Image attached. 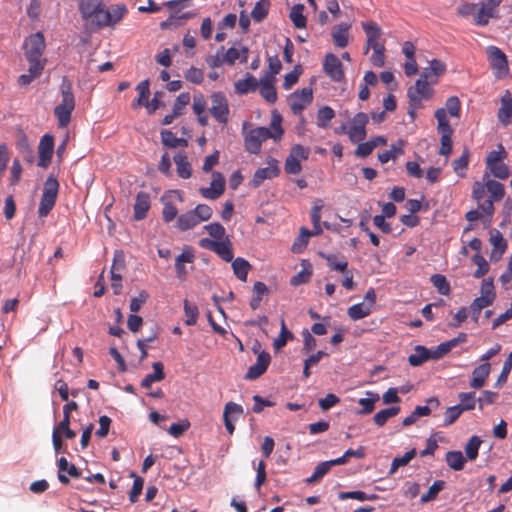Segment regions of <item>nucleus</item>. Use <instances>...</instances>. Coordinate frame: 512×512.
<instances>
[{
    "mask_svg": "<svg viewBox=\"0 0 512 512\" xmlns=\"http://www.w3.org/2000/svg\"><path fill=\"white\" fill-rule=\"evenodd\" d=\"M431 283L437 289V291L442 295H449L450 293V284L447 281L446 277L441 274H434L431 276Z\"/></svg>",
    "mask_w": 512,
    "mask_h": 512,
    "instance_id": "obj_54",
    "label": "nucleus"
},
{
    "mask_svg": "<svg viewBox=\"0 0 512 512\" xmlns=\"http://www.w3.org/2000/svg\"><path fill=\"white\" fill-rule=\"evenodd\" d=\"M234 275L241 281L246 282L248 273L251 270V264L242 257H237L231 261Z\"/></svg>",
    "mask_w": 512,
    "mask_h": 512,
    "instance_id": "obj_30",
    "label": "nucleus"
},
{
    "mask_svg": "<svg viewBox=\"0 0 512 512\" xmlns=\"http://www.w3.org/2000/svg\"><path fill=\"white\" fill-rule=\"evenodd\" d=\"M189 102L190 94L188 92H183L179 94L174 102L172 111L175 112V115L181 116Z\"/></svg>",
    "mask_w": 512,
    "mask_h": 512,
    "instance_id": "obj_64",
    "label": "nucleus"
},
{
    "mask_svg": "<svg viewBox=\"0 0 512 512\" xmlns=\"http://www.w3.org/2000/svg\"><path fill=\"white\" fill-rule=\"evenodd\" d=\"M323 71L334 82H342L345 79L343 65L335 54H326L323 62Z\"/></svg>",
    "mask_w": 512,
    "mask_h": 512,
    "instance_id": "obj_18",
    "label": "nucleus"
},
{
    "mask_svg": "<svg viewBox=\"0 0 512 512\" xmlns=\"http://www.w3.org/2000/svg\"><path fill=\"white\" fill-rule=\"evenodd\" d=\"M339 498L341 500L356 499L359 501H374V500L378 499V495L367 494L364 491L356 490V491H349V492H341V493H339Z\"/></svg>",
    "mask_w": 512,
    "mask_h": 512,
    "instance_id": "obj_49",
    "label": "nucleus"
},
{
    "mask_svg": "<svg viewBox=\"0 0 512 512\" xmlns=\"http://www.w3.org/2000/svg\"><path fill=\"white\" fill-rule=\"evenodd\" d=\"M259 86V82L257 79L248 74L245 79L238 80L235 83V90L238 94H247L250 91H255L257 87Z\"/></svg>",
    "mask_w": 512,
    "mask_h": 512,
    "instance_id": "obj_35",
    "label": "nucleus"
},
{
    "mask_svg": "<svg viewBox=\"0 0 512 512\" xmlns=\"http://www.w3.org/2000/svg\"><path fill=\"white\" fill-rule=\"evenodd\" d=\"M470 151L465 148L462 155L452 163L454 172L461 178L466 176V169L469 164Z\"/></svg>",
    "mask_w": 512,
    "mask_h": 512,
    "instance_id": "obj_38",
    "label": "nucleus"
},
{
    "mask_svg": "<svg viewBox=\"0 0 512 512\" xmlns=\"http://www.w3.org/2000/svg\"><path fill=\"white\" fill-rule=\"evenodd\" d=\"M210 113L220 124L226 125L229 120V105L225 95L217 92L211 95Z\"/></svg>",
    "mask_w": 512,
    "mask_h": 512,
    "instance_id": "obj_14",
    "label": "nucleus"
},
{
    "mask_svg": "<svg viewBox=\"0 0 512 512\" xmlns=\"http://www.w3.org/2000/svg\"><path fill=\"white\" fill-rule=\"evenodd\" d=\"M225 191V178L224 176L218 172H212V181L210 187H201L199 188V193L201 196L208 200H216L220 198Z\"/></svg>",
    "mask_w": 512,
    "mask_h": 512,
    "instance_id": "obj_17",
    "label": "nucleus"
},
{
    "mask_svg": "<svg viewBox=\"0 0 512 512\" xmlns=\"http://www.w3.org/2000/svg\"><path fill=\"white\" fill-rule=\"evenodd\" d=\"M268 9L269 0H260L255 4L250 13V16L254 19V21L261 22L268 15Z\"/></svg>",
    "mask_w": 512,
    "mask_h": 512,
    "instance_id": "obj_50",
    "label": "nucleus"
},
{
    "mask_svg": "<svg viewBox=\"0 0 512 512\" xmlns=\"http://www.w3.org/2000/svg\"><path fill=\"white\" fill-rule=\"evenodd\" d=\"M483 181H485L486 190L490 196L483 203H479L478 208L481 209L482 213L492 217L494 213V202H498L504 198L505 187L501 182L490 179L487 174L484 175Z\"/></svg>",
    "mask_w": 512,
    "mask_h": 512,
    "instance_id": "obj_7",
    "label": "nucleus"
},
{
    "mask_svg": "<svg viewBox=\"0 0 512 512\" xmlns=\"http://www.w3.org/2000/svg\"><path fill=\"white\" fill-rule=\"evenodd\" d=\"M330 469H331V466L328 461L319 463L315 467L313 474L310 477H308L305 480V482L307 484H312V483L319 481L321 478H323L329 472Z\"/></svg>",
    "mask_w": 512,
    "mask_h": 512,
    "instance_id": "obj_52",
    "label": "nucleus"
},
{
    "mask_svg": "<svg viewBox=\"0 0 512 512\" xmlns=\"http://www.w3.org/2000/svg\"><path fill=\"white\" fill-rule=\"evenodd\" d=\"M152 367L154 372L147 374L141 381L143 388H149L152 383L162 381L165 378L164 365L162 362H154Z\"/></svg>",
    "mask_w": 512,
    "mask_h": 512,
    "instance_id": "obj_31",
    "label": "nucleus"
},
{
    "mask_svg": "<svg viewBox=\"0 0 512 512\" xmlns=\"http://www.w3.org/2000/svg\"><path fill=\"white\" fill-rule=\"evenodd\" d=\"M199 246L203 249L213 251L225 262H231L233 260V248L229 237H225L221 241L202 238L199 240Z\"/></svg>",
    "mask_w": 512,
    "mask_h": 512,
    "instance_id": "obj_10",
    "label": "nucleus"
},
{
    "mask_svg": "<svg viewBox=\"0 0 512 512\" xmlns=\"http://www.w3.org/2000/svg\"><path fill=\"white\" fill-rule=\"evenodd\" d=\"M480 299H484L488 304H492L495 300L496 294L494 290L493 279H484L481 284Z\"/></svg>",
    "mask_w": 512,
    "mask_h": 512,
    "instance_id": "obj_47",
    "label": "nucleus"
},
{
    "mask_svg": "<svg viewBox=\"0 0 512 512\" xmlns=\"http://www.w3.org/2000/svg\"><path fill=\"white\" fill-rule=\"evenodd\" d=\"M310 154L309 148H305L300 144H295L289 155L287 156L284 164V169L287 174L296 175L302 171L301 162L307 160Z\"/></svg>",
    "mask_w": 512,
    "mask_h": 512,
    "instance_id": "obj_11",
    "label": "nucleus"
},
{
    "mask_svg": "<svg viewBox=\"0 0 512 512\" xmlns=\"http://www.w3.org/2000/svg\"><path fill=\"white\" fill-rule=\"evenodd\" d=\"M130 477L133 478V485L129 492V500L131 503H135L138 500L140 494L142 493L144 480L142 477L136 475L135 472H131Z\"/></svg>",
    "mask_w": 512,
    "mask_h": 512,
    "instance_id": "obj_48",
    "label": "nucleus"
},
{
    "mask_svg": "<svg viewBox=\"0 0 512 512\" xmlns=\"http://www.w3.org/2000/svg\"><path fill=\"white\" fill-rule=\"evenodd\" d=\"M173 160L176 164V171L179 177L183 179H188L192 175V167L188 161L187 155L185 152H178Z\"/></svg>",
    "mask_w": 512,
    "mask_h": 512,
    "instance_id": "obj_29",
    "label": "nucleus"
},
{
    "mask_svg": "<svg viewBox=\"0 0 512 512\" xmlns=\"http://www.w3.org/2000/svg\"><path fill=\"white\" fill-rule=\"evenodd\" d=\"M58 466V480L62 484H68L70 482L69 478L65 475V472L71 476L72 478L81 477V471L74 465L70 464L65 457H61L57 461Z\"/></svg>",
    "mask_w": 512,
    "mask_h": 512,
    "instance_id": "obj_24",
    "label": "nucleus"
},
{
    "mask_svg": "<svg viewBox=\"0 0 512 512\" xmlns=\"http://www.w3.org/2000/svg\"><path fill=\"white\" fill-rule=\"evenodd\" d=\"M304 6L302 4H296L290 11V19L294 23L295 28L304 29L306 27V17L303 14Z\"/></svg>",
    "mask_w": 512,
    "mask_h": 512,
    "instance_id": "obj_41",
    "label": "nucleus"
},
{
    "mask_svg": "<svg viewBox=\"0 0 512 512\" xmlns=\"http://www.w3.org/2000/svg\"><path fill=\"white\" fill-rule=\"evenodd\" d=\"M190 0H171L163 3L170 9L169 16L166 20L160 22L162 30H176L184 26L186 21L195 16L191 12H182V9L188 6Z\"/></svg>",
    "mask_w": 512,
    "mask_h": 512,
    "instance_id": "obj_3",
    "label": "nucleus"
},
{
    "mask_svg": "<svg viewBox=\"0 0 512 512\" xmlns=\"http://www.w3.org/2000/svg\"><path fill=\"white\" fill-rule=\"evenodd\" d=\"M103 5V0H80L79 1V11L83 16L90 15L91 12L98 7Z\"/></svg>",
    "mask_w": 512,
    "mask_h": 512,
    "instance_id": "obj_62",
    "label": "nucleus"
},
{
    "mask_svg": "<svg viewBox=\"0 0 512 512\" xmlns=\"http://www.w3.org/2000/svg\"><path fill=\"white\" fill-rule=\"evenodd\" d=\"M372 309L365 302L357 303L348 308V316L356 321L365 318L371 313Z\"/></svg>",
    "mask_w": 512,
    "mask_h": 512,
    "instance_id": "obj_40",
    "label": "nucleus"
},
{
    "mask_svg": "<svg viewBox=\"0 0 512 512\" xmlns=\"http://www.w3.org/2000/svg\"><path fill=\"white\" fill-rule=\"evenodd\" d=\"M366 395L368 398H360L358 400L359 405L362 406V409L358 411L361 415H367L373 412L375 403L380 399L379 394L372 391H367Z\"/></svg>",
    "mask_w": 512,
    "mask_h": 512,
    "instance_id": "obj_36",
    "label": "nucleus"
},
{
    "mask_svg": "<svg viewBox=\"0 0 512 512\" xmlns=\"http://www.w3.org/2000/svg\"><path fill=\"white\" fill-rule=\"evenodd\" d=\"M280 174V169L278 166V161L276 159L271 158L268 161V166L264 168H259L255 171L253 178L251 180V185L254 188L259 187L266 179H272L277 177Z\"/></svg>",
    "mask_w": 512,
    "mask_h": 512,
    "instance_id": "obj_21",
    "label": "nucleus"
},
{
    "mask_svg": "<svg viewBox=\"0 0 512 512\" xmlns=\"http://www.w3.org/2000/svg\"><path fill=\"white\" fill-rule=\"evenodd\" d=\"M472 262L477 266V269L473 273L475 278H481L489 271V264L487 260L479 253L472 257Z\"/></svg>",
    "mask_w": 512,
    "mask_h": 512,
    "instance_id": "obj_55",
    "label": "nucleus"
},
{
    "mask_svg": "<svg viewBox=\"0 0 512 512\" xmlns=\"http://www.w3.org/2000/svg\"><path fill=\"white\" fill-rule=\"evenodd\" d=\"M151 207V198L149 193L140 191L136 195L134 209V219L136 221L143 220L146 218L147 213Z\"/></svg>",
    "mask_w": 512,
    "mask_h": 512,
    "instance_id": "obj_23",
    "label": "nucleus"
},
{
    "mask_svg": "<svg viewBox=\"0 0 512 512\" xmlns=\"http://www.w3.org/2000/svg\"><path fill=\"white\" fill-rule=\"evenodd\" d=\"M313 91L310 87H305L299 91H295L288 98L290 109L295 115L301 114L302 111L312 102Z\"/></svg>",
    "mask_w": 512,
    "mask_h": 512,
    "instance_id": "obj_15",
    "label": "nucleus"
},
{
    "mask_svg": "<svg viewBox=\"0 0 512 512\" xmlns=\"http://www.w3.org/2000/svg\"><path fill=\"white\" fill-rule=\"evenodd\" d=\"M482 440L478 436H472L466 443L464 450L466 453V460L474 461L478 457L479 448Z\"/></svg>",
    "mask_w": 512,
    "mask_h": 512,
    "instance_id": "obj_42",
    "label": "nucleus"
},
{
    "mask_svg": "<svg viewBox=\"0 0 512 512\" xmlns=\"http://www.w3.org/2000/svg\"><path fill=\"white\" fill-rule=\"evenodd\" d=\"M335 117L334 110L329 106L321 107L317 112V125L320 128H327L330 121Z\"/></svg>",
    "mask_w": 512,
    "mask_h": 512,
    "instance_id": "obj_45",
    "label": "nucleus"
},
{
    "mask_svg": "<svg viewBox=\"0 0 512 512\" xmlns=\"http://www.w3.org/2000/svg\"><path fill=\"white\" fill-rule=\"evenodd\" d=\"M487 60L496 79H503L509 75L510 69L505 53L497 46L486 48Z\"/></svg>",
    "mask_w": 512,
    "mask_h": 512,
    "instance_id": "obj_9",
    "label": "nucleus"
},
{
    "mask_svg": "<svg viewBox=\"0 0 512 512\" xmlns=\"http://www.w3.org/2000/svg\"><path fill=\"white\" fill-rule=\"evenodd\" d=\"M445 72L446 65L437 59H433L432 61H430V66L424 68L421 75L422 78L428 79L430 83L436 84L438 82V78L444 75Z\"/></svg>",
    "mask_w": 512,
    "mask_h": 512,
    "instance_id": "obj_26",
    "label": "nucleus"
},
{
    "mask_svg": "<svg viewBox=\"0 0 512 512\" xmlns=\"http://www.w3.org/2000/svg\"><path fill=\"white\" fill-rule=\"evenodd\" d=\"M46 44L44 34H30L24 42V52L26 58H41Z\"/></svg>",
    "mask_w": 512,
    "mask_h": 512,
    "instance_id": "obj_19",
    "label": "nucleus"
},
{
    "mask_svg": "<svg viewBox=\"0 0 512 512\" xmlns=\"http://www.w3.org/2000/svg\"><path fill=\"white\" fill-rule=\"evenodd\" d=\"M321 256L327 261V264L331 270L345 272L348 267V262L345 259L339 260L334 254H324Z\"/></svg>",
    "mask_w": 512,
    "mask_h": 512,
    "instance_id": "obj_51",
    "label": "nucleus"
},
{
    "mask_svg": "<svg viewBox=\"0 0 512 512\" xmlns=\"http://www.w3.org/2000/svg\"><path fill=\"white\" fill-rule=\"evenodd\" d=\"M204 229L213 238L212 240L221 241L225 237H227L225 235L226 230H225L224 226L218 222L206 225V226H204Z\"/></svg>",
    "mask_w": 512,
    "mask_h": 512,
    "instance_id": "obj_58",
    "label": "nucleus"
},
{
    "mask_svg": "<svg viewBox=\"0 0 512 512\" xmlns=\"http://www.w3.org/2000/svg\"><path fill=\"white\" fill-rule=\"evenodd\" d=\"M199 224L195 214L192 210L187 211L186 213L181 214L177 218V228L181 231H187L189 229L194 228Z\"/></svg>",
    "mask_w": 512,
    "mask_h": 512,
    "instance_id": "obj_37",
    "label": "nucleus"
},
{
    "mask_svg": "<svg viewBox=\"0 0 512 512\" xmlns=\"http://www.w3.org/2000/svg\"><path fill=\"white\" fill-rule=\"evenodd\" d=\"M446 115L449 114L452 117H459L461 111V103L458 97L451 96L446 100L445 103Z\"/></svg>",
    "mask_w": 512,
    "mask_h": 512,
    "instance_id": "obj_59",
    "label": "nucleus"
},
{
    "mask_svg": "<svg viewBox=\"0 0 512 512\" xmlns=\"http://www.w3.org/2000/svg\"><path fill=\"white\" fill-rule=\"evenodd\" d=\"M508 154L502 144L497 146V150L488 153L485 163L491 174L498 179L505 180L509 177V168L504 163Z\"/></svg>",
    "mask_w": 512,
    "mask_h": 512,
    "instance_id": "obj_5",
    "label": "nucleus"
},
{
    "mask_svg": "<svg viewBox=\"0 0 512 512\" xmlns=\"http://www.w3.org/2000/svg\"><path fill=\"white\" fill-rule=\"evenodd\" d=\"M194 260V255L190 251H183L180 255L177 256L175 261V269L177 272V276L180 279L185 278L186 276V269L184 266V263H191Z\"/></svg>",
    "mask_w": 512,
    "mask_h": 512,
    "instance_id": "obj_39",
    "label": "nucleus"
},
{
    "mask_svg": "<svg viewBox=\"0 0 512 512\" xmlns=\"http://www.w3.org/2000/svg\"><path fill=\"white\" fill-rule=\"evenodd\" d=\"M59 191V182L53 176L50 175L44 183L43 193L40 199L38 215L39 217H46L53 209L56 203L57 195Z\"/></svg>",
    "mask_w": 512,
    "mask_h": 512,
    "instance_id": "obj_8",
    "label": "nucleus"
},
{
    "mask_svg": "<svg viewBox=\"0 0 512 512\" xmlns=\"http://www.w3.org/2000/svg\"><path fill=\"white\" fill-rule=\"evenodd\" d=\"M192 211L199 223L208 221L213 214L212 208L207 204H198Z\"/></svg>",
    "mask_w": 512,
    "mask_h": 512,
    "instance_id": "obj_63",
    "label": "nucleus"
},
{
    "mask_svg": "<svg viewBox=\"0 0 512 512\" xmlns=\"http://www.w3.org/2000/svg\"><path fill=\"white\" fill-rule=\"evenodd\" d=\"M325 351L319 350L318 352L311 354L307 359L304 360L303 377L308 379L311 375V367L316 366L320 360L327 356Z\"/></svg>",
    "mask_w": 512,
    "mask_h": 512,
    "instance_id": "obj_44",
    "label": "nucleus"
},
{
    "mask_svg": "<svg viewBox=\"0 0 512 512\" xmlns=\"http://www.w3.org/2000/svg\"><path fill=\"white\" fill-rule=\"evenodd\" d=\"M61 94L62 101L55 107L54 114L58 119L59 126L63 128L69 124L71 114L75 108V99L69 82H63Z\"/></svg>",
    "mask_w": 512,
    "mask_h": 512,
    "instance_id": "obj_4",
    "label": "nucleus"
},
{
    "mask_svg": "<svg viewBox=\"0 0 512 512\" xmlns=\"http://www.w3.org/2000/svg\"><path fill=\"white\" fill-rule=\"evenodd\" d=\"M491 366L488 362L477 366L472 372L470 386L473 389H480L484 386L486 378L489 376Z\"/></svg>",
    "mask_w": 512,
    "mask_h": 512,
    "instance_id": "obj_28",
    "label": "nucleus"
},
{
    "mask_svg": "<svg viewBox=\"0 0 512 512\" xmlns=\"http://www.w3.org/2000/svg\"><path fill=\"white\" fill-rule=\"evenodd\" d=\"M400 410L401 409L399 406H392L386 409H382L374 415L373 421L378 427H383L390 418L398 415Z\"/></svg>",
    "mask_w": 512,
    "mask_h": 512,
    "instance_id": "obj_34",
    "label": "nucleus"
},
{
    "mask_svg": "<svg viewBox=\"0 0 512 512\" xmlns=\"http://www.w3.org/2000/svg\"><path fill=\"white\" fill-rule=\"evenodd\" d=\"M271 361V356L268 352L262 351L258 354L256 363L249 367L245 378L248 380H254L263 375Z\"/></svg>",
    "mask_w": 512,
    "mask_h": 512,
    "instance_id": "obj_22",
    "label": "nucleus"
},
{
    "mask_svg": "<svg viewBox=\"0 0 512 512\" xmlns=\"http://www.w3.org/2000/svg\"><path fill=\"white\" fill-rule=\"evenodd\" d=\"M498 119L504 125L507 126L511 123L512 119V97L510 92L507 90L501 98V106L498 110Z\"/></svg>",
    "mask_w": 512,
    "mask_h": 512,
    "instance_id": "obj_27",
    "label": "nucleus"
},
{
    "mask_svg": "<svg viewBox=\"0 0 512 512\" xmlns=\"http://www.w3.org/2000/svg\"><path fill=\"white\" fill-rule=\"evenodd\" d=\"M184 312H185V324L188 326L195 325L197 322V318L199 315V310L197 305L190 303L189 301H184Z\"/></svg>",
    "mask_w": 512,
    "mask_h": 512,
    "instance_id": "obj_56",
    "label": "nucleus"
},
{
    "mask_svg": "<svg viewBox=\"0 0 512 512\" xmlns=\"http://www.w3.org/2000/svg\"><path fill=\"white\" fill-rule=\"evenodd\" d=\"M445 460L448 467L454 471H461L466 463V458L461 451H448Z\"/></svg>",
    "mask_w": 512,
    "mask_h": 512,
    "instance_id": "obj_32",
    "label": "nucleus"
},
{
    "mask_svg": "<svg viewBox=\"0 0 512 512\" xmlns=\"http://www.w3.org/2000/svg\"><path fill=\"white\" fill-rule=\"evenodd\" d=\"M275 78L264 75L259 82V92L261 96L270 104L277 100V92L274 86Z\"/></svg>",
    "mask_w": 512,
    "mask_h": 512,
    "instance_id": "obj_25",
    "label": "nucleus"
},
{
    "mask_svg": "<svg viewBox=\"0 0 512 512\" xmlns=\"http://www.w3.org/2000/svg\"><path fill=\"white\" fill-rule=\"evenodd\" d=\"M445 487V482L443 480H436L429 488L427 493L421 496V502L427 503L436 499L438 493L443 490Z\"/></svg>",
    "mask_w": 512,
    "mask_h": 512,
    "instance_id": "obj_57",
    "label": "nucleus"
},
{
    "mask_svg": "<svg viewBox=\"0 0 512 512\" xmlns=\"http://www.w3.org/2000/svg\"><path fill=\"white\" fill-rule=\"evenodd\" d=\"M282 118L280 115L274 114L271 120L270 128L257 127L249 130L244 135V146L250 154H259L262 143L268 139L275 141L280 140L284 130L281 126Z\"/></svg>",
    "mask_w": 512,
    "mask_h": 512,
    "instance_id": "obj_1",
    "label": "nucleus"
},
{
    "mask_svg": "<svg viewBox=\"0 0 512 512\" xmlns=\"http://www.w3.org/2000/svg\"><path fill=\"white\" fill-rule=\"evenodd\" d=\"M126 13L127 8L124 4H116L111 9L106 8L103 4L93 10L90 15H85L82 18L85 20L87 28L103 29L105 27H114Z\"/></svg>",
    "mask_w": 512,
    "mask_h": 512,
    "instance_id": "obj_2",
    "label": "nucleus"
},
{
    "mask_svg": "<svg viewBox=\"0 0 512 512\" xmlns=\"http://www.w3.org/2000/svg\"><path fill=\"white\" fill-rule=\"evenodd\" d=\"M440 405V402L438 398L431 397L427 400V405L425 406H416L414 409L415 415L418 416V418L423 416H428L431 413V410L433 408H437Z\"/></svg>",
    "mask_w": 512,
    "mask_h": 512,
    "instance_id": "obj_60",
    "label": "nucleus"
},
{
    "mask_svg": "<svg viewBox=\"0 0 512 512\" xmlns=\"http://www.w3.org/2000/svg\"><path fill=\"white\" fill-rule=\"evenodd\" d=\"M247 52V48H242L241 50H238L234 47H231L227 51L223 52V55L226 63L233 64L238 59L245 61L247 59Z\"/></svg>",
    "mask_w": 512,
    "mask_h": 512,
    "instance_id": "obj_53",
    "label": "nucleus"
},
{
    "mask_svg": "<svg viewBox=\"0 0 512 512\" xmlns=\"http://www.w3.org/2000/svg\"><path fill=\"white\" fill-rule=\"evenodd\" d=\"M407 96L410 100V104L413 107H417L423 100H428L433 96V89L430 87V81L428 79L420 78L416 81L414 86L408 88Z\"/></svg>",
    "mask_w": 512,
    "mask_h": 512,
    "instance_id": "obj_12",
    "label": "nucleus"
},
{
    "mask_svg": "<svg viewBox=\"0 0 512 512\" xmlns=\"http://www.w3.org/2000/svg\"><path fill=\"white\" fill-rule=\"evenodd\" d=\"M368 116L363 112L357 113L348 128L347 135L352 143H359L366 138Z\"/></svg>",
    "mask_w": 512,
    "mask_h": 512,
    "instance_id": "obj_16",
    "label": "nucleus"
},
{
    "mask_svg": "<svg viewBox=\"0 0 512 512\" xmlns=\"http://www.w3.org/2000/svg\"><path fill=\"white\" fill-rule=\"evenodd\" d=\"M459 400H460V404H458L457 406L460 407L462 409V411L474 409L475 404H476L474 392L460 393Z\"/></svg>",
    "mask_w": 512,
    "mask_h": 512,
    "instance_id": "obj_61",
    "label": "nucleus"
},
{
    "mask_svg": "<svg viewBox=\"0 0 512 512\" xmlns=\"http://www.w3.org/2000/svg\"><path fill=\"white\" fill-rule=\"evenodd\" d=\"M292 339L293 333L287 329L285 320L282 318L280 334L277 338L274 339L273 342L274 349L277 351L282 349L284 346H286L287 342Z\"/></svg>",
    "mask_w": 512,
    "mask_h": 512,
    "instance_id": "obj_43",
    "label": "nucleus"
},
{
    "mask_svg": "<svg viewBox=\"0 0 512 512\" xmlns=\"http://www.w3.org/2000/svg\"><path fill=\"white\" fill-rule=\"evenodd\" d=\"M429 360V349L422 345L414 348V353L409 355L408 363L413 367H418Z\"/></svg>",
    "mask_w": 512,
    "mask_h": 512,
    "instance_id": "obj_33",
    "label": "nucleus"
},
{
    "mask_svg": "<svg viewBox=\"0 0 512 512\" xmlns=\"http://www.w3.org/2000/svg\"><path fill=\"white\" fill-rule=\"evenodd\" d=\"M416 456V449L407 451L402 457H395L391 463L389 474L393 475L399 467L407 465Z\"/></svg>",
    "mask_w": 512,
    "mask_h": 512,
    "instance_id": "obj_46",
    "label": "nucleus"
},
{
    "mask_svg": "<svg viewBox=\"0 0 512 512\" xmlns=\"http://www.w3.org/2000/svg\"><path fill=\"white\" fill-rule=\"evenodd\" d=\"M502 0H482L480 7L472 4L471 6H466V8L470 11L477 10L475 14V21L478 25H485L488 23L489 18L495 17L498 10V6Z\"/></svg>",
    "mask_w": 512,
    "mask_h": 512,
    "instance_id": "obj_13",
    "label": "nucleus"
},
{
    "mask_svg": "<svg viewBox=\"0 0 512 512\" xmlns=\"http://www.w3.org/2000/svg\"><path fill=\"white\" fill-rule=\"evenodd\" d=\"M54 150V137L51 134H45L41 137L38 145L39 160L37 165L41 168H47L51 163Z\"/></svg>",
    "mask_w": 512,
    "mask_h": 512,
    "instance_id": "obj_20",
    "label": "nucleus"
},
{
    "mask_svg": "<svg viewBox=\"0 0 512 512\" xmlns=\"http://www.w3.org/2000/svg\"><path fill=\"white\" fill-rule=\"evenodd\" d=\"M434 116L437 120V131L441 135L439 154L447 157L452 151L453 129L446 117L445 109L438 108Z\"/></svg>",
    "mask_w": 512,
    "mask_h": 512,
    "instance_id": "obj_6",
    "label": "nucleus"
}]
</instances>
